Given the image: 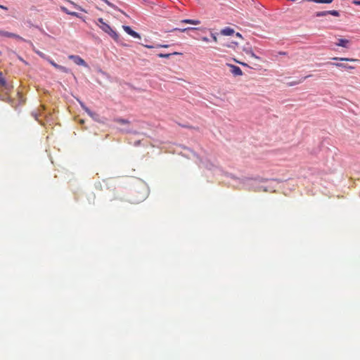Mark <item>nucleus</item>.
I'll return each instance as SVG.
<instances>
[{"mask_svg": "<svg viewBox=\"0 0 360 360\" xmlns=\"http://www.w3.org/2000/svg\"><path fill=\"white\" fill-rule=\"evenodd\" d=\"M98 21L100 22L101 25L99 27L103 31L108 33L114 39H117L118 34L110 27L109 25L103 21V18H98Z\"/></svg>", "mask_w": 360, "mask_h": 360, "instance_id": "obj_1", "label": "nucleus"}, {"mask_svg": "<svg viewBox=\"0 0 360 360\" xmlns=\"http://www.w3.org/2000/svg\"><path fill=\"white\" fill-rule=\"evenodd\" d=\"M70 60H73L74 63L78 65H82L84 67H88L86 63L83 60L80 56L75 55H70L68 57Z\"/></svg>", "mask_w": 360, "mask_h": 360, "instance_id": "obj_2", "label": "nucleus"}, {"mask_svg": "<svg viewBox=\"0 0 360 360\" xmlns=\"http://www.w3.org/2000/svg\"><path fill=\"white\" fill-rule=\"evenodd\" d=\"M228 66L230 67L231 72L233 75L240 76L243 75V71L241 70V69L239 67L236 66L234 65H231V64H228Z\"/></svg>", "mask_w": 360, "mask_h": 360, "instance_id": "obj_3", "label": "nucleus"}, {"mask_svg": "<svg viewBox=\"0 0 360 360\" xmlns=\"http://www.w3.org/2000/svg\"><path fill=\"white\" fill-rule=\"evenodd\" d=\"M123 29L130 36H131L134 38H138V39L141 38V36L139 35V34L136 32L135 31L132 30L129 26L124 25Z\"/></svg>", "mask_w": 360, "mask_h": 360, "instance_id": "obj_4", "label": "nucleus"}, {"mask_svg": "<svg viewBox=\"0 0 360 360\" xmlns=\"http://www.w3.org/2000/svg\"><path fill=\"white\" fill-rule=\"evenodd\" d=\"M0 35L6 37L16 38V39H22L19 35H17V34L11 33V32L2 31V30L0 31Z\"/></svg>", "mask_w": 360, "mask_h": 360, "instance_id": "obj_5", "label": "nucleus"}, {"mask_svg": "<svg viewBox=\"0 0 360 360\" xmlns=\"http://www.w3.org/2000/svg\"><path fill=\"white\" fill-rule=\"evenodd\" d=\"M330 65H334L338 68H342L344 69H354V67H353V66H351V65H349L347 64H344V63H331Z\"/></svg>", "mask_w": 360, "mask_h": 360, "instance_id": "obj_6", "label": "nucleus"}, {"mask_svg": "<svg viewBox=\"0 0 360 360\" xmlns=\"http://www.w3.org/2000/svg\"><path fill=\"white\" fill-rule=\"evenodd\" d=\"M181 23H186V24H191V25H199L200 24V21L198 20H191V19H184L180 21Z\"/></svg>", "mask_w": 360, "mask_h": 360, "instance_id": "obj_7", "label": "nucleus"}, {"mask_svg": "<svg viewBox=\"0 0 360 360\" xmlns=\"http://www.w3.org/2000/svg\"><path fill=\"white\" fill-rule=\"evenodd\" d=\"M349 43V41L347 39H338V41L336 43V45L342 47H347Z\"/></svg>", "mask_w": 360, "mask_h": 360, "instance_id": "obj_8", "label": "nucleus"}, {"mask_svg": "<svg viewBox=\"0 0 360 360\" xmlns=\"http://www.w3.org/2000/svg\"><path fill=\"white\" fill-rule=\"evenodd\" d=\"M234 32V30L230 27H226L221 30V33L226 36H230L233 34Z\"/></svg>", "mask_w": 360, "mask_h": 360, "instance_id": "obj_9", "label": "nucleus"}, {"mask_svg": "<svg viewBox=\"0 0 360 360\" xmlns=\"http://www.w3.org/2000/svg\"><path fill=\"white\" fill-rule=\"evenodd\" d=\"M333 60H340V61H352V62L358 61L357 59H354V58H338V57H335V58H333Z\"/></svg>", "mask_w": 360, "mask_h": 360, "instance_id": "obj_10", "label": "nucleus"}, {"mask_svg": "<svg viewBox=\"0 0 360 360\" xmlns=\"http://www.w3.org/2000/svg\"><path fill=\"white\" fill-rule=\"evenodd\" d=\"M308 2H314L316 4H330L333 0H307Z\"/></svg>", "mask_w": 360, "mask_h": 360, "instance_id": "obj_11", "label": "nucleus"}, {"mask_svg": "<svg viewBox=\"0 0 360 360\" xmlns=\"http://www.w3.org/2000/svg\"><path fill=\"white\" fill-rule=\"evenodd\" d=\"M181 54L179 52H174L172 53H159L158 56L159 58H169L172 55H179Z\"/></svg>", "mask_w": 360, "mask_h": 360, "instance_id": "obj_12", "label": "nucleus"}, {"mask_svg": "<svg viewBox=\"0 0 360 360\" xmlns=\"http://www.w3.org/2000/svg\"><path fill=\"white\" fill-rule=\"evenodd\" d=\"M198 28H195V27H186V28H174L173 30L174 31H179L181 32H187L188 30H197Z\"/></svg>", "mask_w": 360, "mask_h": 360, "instance_id": "obj_13", "label": "nucleus"}, {"mask_svg": "<svg viewBox=\"0 0 360 360\" xmlns=\"http://www.w3.org/2000/svg\"><path fill=\"white\" fill-rule=\"evenodd\" d=\"M246 54L249 55L250 57L259 60V57L257 56L251 49L245 50Z\"/></svg>", "mask_w": 360, "mask_h": 360, "instance_id": "obj_14", "label": "nucleus"}, {"mask_svg": "<svg viewBox=\"0 0 360 360\" xmlns=\"http://www.w3.org/2000/svg\"><path fill=\"white\" fill-rule=\"evenodd\" d=\"M115 122L119 123V124H129L130 122L129 120H124V119H122V118H117L115 120Z\"/></svg>", "mask_w": 360, "mask_h": 360, "instance_id": "obj_15", "label": "nucleus"}, {"mask_svg": "<svg viewBox=\"0 0 360 360\" xmlns=\"http://www.w3.org/2000/svg\"><path fill=\"white\" fill-rule=\"evenodd\" d=\"M6 84V82L3 76V74L1 72H0V86H4Z\"/></svg>", "mask_w": 360, "mask_h": 360, "instance_id": "obj_16", "label": "nucleus"}, {"mask_svg": "<svg viewBox=\"0 0 360 360\" xmlns=\"http://www.w3.org/2000/svg\"><path fill=\"white\" fill-rule=\"evenodd\" d=\"M327 13L335 17H338L340 15V13L335 10L327 11Z\"/></svg>", "mask_w": 360, "mask_h": 360, "instance_id": "obj_17", "label": "nucleus"}, {"mask_svg": "<svg viewBox=\"0 0 360 360\" xmlns=\"http://www.w3.org/2000/svg\"><path fill=\"white\" fill-rule=\"evenodd\" d=\"M328 14V13H327V11H319L316 13V17H322V16H326Z\"/></svg>", "mask_w": 360, "mask_h": 360, "instance_id": "obj_18", "label": "nucleus"}, {"mask_svg": "<svg viewBox=\"0 0 360 360\" xmlns=\"http://www.w3.org/2000/svg\"><path fill=\"white\" fill-rule=\"evenodd\" d=\"M81 104V106L82 107V108L89 115H92V112H91V110L86 107L82 103H80Z\"/></svg>", "mask_w": 360, "mask_h": 360, "instance_id": "obj_19", "label": "nucleus"}, {"mask_svg": "<svg viewBox=\"0 0 360 360\" xmlns=\"http://www.w3.org/2000/svg\"><path fill=\"white\" fill-rule=\"evenodd\" d=\"M309 77H310V76L309 75V76H306L303 79H300V80H299L297 82H292L290 85L292 86V85L298 84L301 83L302 82H303L305 79H307Z\"/></svg>", "mask_w": 360, "mask_h": 360, "instance_id": "obj_20", "label": "nucleus"}, {"mask_svg": "<svg viewBox=\"0 0 360 360\" xmlns=\"http://www.w3.org/2000/svg\"><path fill=\"white\" fill-rule=\"evenodd\" d=\"M58 70L63 72H69V70L64 67V66H62V65H60L59 68H58Z\"/></svg>", "mask_w": 360, "mask_h": 360, "instance_id": "obj_21", "label": "nucleus"}, {"mask_svg": "<svg viewBox=\"0 0 360 360\" xmlns=\"http://www.w3.org/2000/svg\"><path fill=\"white\" fill-rule=\"evenodd\" d=\"M50 63L51 64V65H53L55 68L58 69V68L60 66V65H58L57 63H56L54 61H52L51 60L50 61Z\"/></svg>", "mask_w": 360, "mask_h": 360, "instance_id": "obj_22", "label": "nucleus"}, {"mask_svg": "<svg viewBox=\"0 0 360 360\" xmlns=\"http://www.w3.org/2000/svg\"><path fill=\"white\" fill-rule=\"evenodd\" d=\"M60 8H61V10H62L63 12H65V13H67V14L70 15V12H71V11H68L65 7L62 6V7H60Z\"/></svg>", "mask_w": 360, "mask_h": 360, "instance_id": "obj_23", "label": "nucleus"}, {"mask_svg": "<svg viewBox=\"0 0 360 360\" xmlns=\"http://www.w3.org/2000/svg\"><path fill=\"white\" fill-rule=\"evenodd\" d=\"M352 4L356 6H360V0H354Z\"/></svg>", "mask_w": 360, "mask_h": 360, "instance_id": "obj_24", "label": "nucleus"}, {"mask_svg": "<svg viewBox=\"0 0 360 360\" xmlns=\"http://www.w3.org/2000/svg\"><path fill=\"white\" fill-rule=\"evenodd\" d=\"M169 46V45L168 44H160V45H158V47H162V48H168Z\"/></svg>", "mask_w": 360, "mask_h": 360, "instance_id": "obj_25", "label": "nucleus"}, {"mask_svg": "<svg viewBox=\"0 0 360 360\" xmlns=\"http://www.w3.org/2000/svg\"><path fill=\"white\" fill-rule=\"evenodd\" d=\"M70 15L75 17H79V14L76 12H70Z\"/></svg>", "mask_w": 360, "mask_h": 360, "instance_id": "obj_26", "label": "nucleus"}, {"mask_svg": "<svg viewBox=\"0 0 360 360\" xmlns=\"http://www.w3.org/2000/svg\"><path fill=\"white\" fill-rule=\"evenodd\" d=\"M212 39L214 41H215V42L217 41V38L214 34H212Z\"/></svg>", "mask_w": 360, "mask_h": 360, "instance_id": "obj_27", "label": "nucleus"}, {"mask_svg": "<svg viewBox=\"0 0 360 360\" xmlns=\"http://www.w3.org/2000/svg\"><path fill=\"white\" fill-rule=\"evenodd\" d=\"M202 40L203 41H205V42H208L209 41V39L207 37H202Z\"/></svg>", "mask_w": 360, "mask_h": 360, "instance_id": "obj_28", "label": "nucleus"}, {"mask_svg": "<svg viewBox=\"0 0 360 360\" xmlns=\"http://www.w3.org/2000/svg\"><path fill=\"white\" fill-rule=\"evenodd\" d=\"M0 8H2V9H4V10H5V11H7V10H8V8H7V7H6V6H3V5H0Z\"/></svg>", "mask_w": 360, "mask_h": 360, "instance_id": "obj_29", "label": "nucleus"}, {"mask_svg": "<svg viewBox=\"0 0 360 360\" xmlns=\"http://www.w3.org/2000/svg\"><path fill=\"white\" fill-rule=\"evenodd\" d=\"M238 63V61H237ZM239 63L243 66H247V64L245 63L239 62Z\"/></svg>", "mask_w": 360, "mask_h": 360, "instance_id": "obj_30", "label": "nucleus"}, {"mask_svg": "<svg viewBox=\"0 0 360 360\" xmlns=\"http://www.w3.org/2000/svg\"><path fill=\"white\" fill-rule=\"evenodd\" d=\"M146 46L147 48H148V49H152V48H153V46H148V45H146Z\"/></svg>", "mask_w": 360, "mask_h": 360, "instance_id": "obj_31", "label": "nucleus"}, {"mask_svg": "<svg viewBox=\"0 0 360 360\" xmlns=\"http://www.w3.org/2000/svg\"><path fill=\"white\" fill-rule=\"evenodd\" d=\"M236 35H237L238 37H241V35H240L239 33H237V34H236Z\"/></svg>", "mask_w": 360, "mask_h": 360, "instance_id": "obj_32", "label": "nucleus"}]
</instances>
